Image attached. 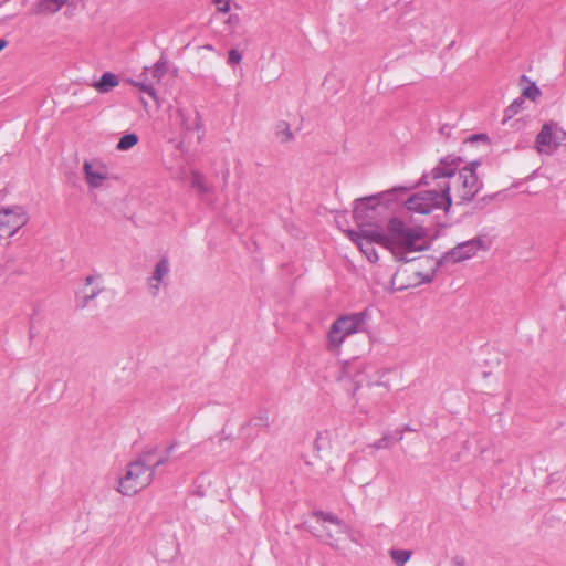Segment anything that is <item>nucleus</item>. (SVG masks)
I'll list each match as a JSON object with an SVG mask.
<instances>
[{
  "label": "nucleus",
  "instance_id": "1",
  "mask_svg": "<svg viewBox=\"0 0 566 566\" xmlns=\"http://www.w3.org/2000/svg\"><path fill=\"white\" fill-rule=\"evenodd\" d=\"M460 163V158H444L440 160L437 167L429 172H424L419 185L430 186L431 181H436V187L410 196L405 202L406 208L419 214H429L436 209L449 211L452 205L450 195L451 184L446 179L454 176V171Z\"/></svg>",
  "mask_w": 566,
  "mask_h": 566
},
{
  "label": "nucleus",
  "instance_id": "2",
  "mask_svg": "<svg viewBox=\"0 0 566 566\" xmlns=\"http://www.w3.org/2000/svg\"><path fill=\"white\" fill-rule=\"evenodd\" d=\"M368 235L382 242V248L389 250L397 260H405L407 252L422 250L419 244L421 235L419 231L407 227L400 219L391 218L387 223V232L380 226L375 231H368Z\"/></svg>",
  "mask_w": 566,
  "mask_h": 566
},
{
  "label": "nucleus",
  "instance_id": "3",
  "mask_svg": "<svg viewBox=\"0 0 566 566\" xmlns=\"http://www.w3.org/2000/svg\"><path fill=\"white\" fill-rule=\"evenodd\" d=\"M405 187L392 188L369 197L355 200L353 217L358 230L379 228L382 216L391 202L397 201V192H406Z\"/></svg>",
  "mask_w": 566,
  "mask_h": 566
},
{
  "label": "nucleus",
  "instance_id": "4",
  "mask_svg": "<svg viewBox=\"0 0 566 566\" xmlns=\"http://www.w3.org/2000/svg\"><path fill=\"white\" fill-rule=\"evenodd\" d=\"M149 454H142L129 462L118 478L117 491L125 496H133L147 488L154 479L153 467H148Z\"/></svg>",
  "mask_w": 566,
  "mask_h": 566
},
{
  "label": "nucleus",
  "instance_id": "5",
  "mask_svg": "<svg viewBox=\"0 0 566 566\" xmlns=\"http://www.w3.org/2000/svg\"><path fill=\"white\" fill-rule=\"evenodd\" d=\"M367 324L365 312L352 313L339 316L331 325L326 336V348L332 353H338L346 337L361 333Z\"/></svg>",
  "mask_w": 566,
  "mask_h": 566
},
{
  "label": "nucleus",
  "instance_id": "6",
  "mask_svg": "<svg viewBox=\"0 0 566 566\" xmlns=\"http://www.w3.org/2000/svg\"><path fill=\"white\" fill-rule=\"evenodd\" d=\"M478 166V161H471L458 174L454 171L452 178L446 179L450 181L451 189L454 191V196L460 199V203L470 202L482 188V181L479 180L475 171Z\"/></svg>",
  "mask_w": 566,
  "mask_h": 566
},
{
  "label": "nucleus",
  "instance_id": "7",
  "mask_svg": "<svg viewBox=\"0 0 566 566\" xmlns=\"http://www.w3.org/2000/svg\"><path fill=\"white\" fill-rule=\"evenodd\" d=\"M491 247V240L488 235H478L471 240L458 243L453 249L446 252L440 262L441 263H458L465 261L476 254L478 251H486Z\"/></svg>",
  "mask_w": 566,
  "mask_h": 566
},
{
  "label": "nucleus",
  "instance_id": "8",
  "mask_svg": "<svg viewBox=\"0 0 566 566\" xmlns=\"http://www.w3.org/2000/svg\"><path fill=\"white\" fill-rule=\"evenodd\" d=\"M319 516L323 521L322 527L324 531V534H322L321 537L324 539L326 544H328L333 548L338 549L339 543L345 537H348L352 541H354L350 528L337 516L326 514L323 512L319 513Z\"/></svg>",
  "mask_w": 566,
  "mask_h": 566
},
{
  "label": "nucleus",
  "instance_id": "9",
  "mask_svg": "<svg viewBox=\"0 0 566 566\" xmlns=\"http://www.w3.org/2000/svg\"><path fill=\"white\" fill-rule=\"evenodd\" d=\"M28 216L20 206L7 207L0 210V238L12 237L19 229L25 226Z\"/></svg>",
  "mask_w": 566,
  "mask_h": 566
},
{
  "label": "nucleus",
  "instance_id": "10",
  "mask_svg": "<svg viewBox=\"0 0 566 566\" xmlns=\"http://www.w3.org/2000/svg\"><path fill=\"white\" fill-rule=\"evenodd\" d=\"M376 228H367L366 230H348V238L359 248L360 252L370 261L377 262L378 254L374 247L375 243L382 247V242L378 239H375L368 235V231H375Z\"/></svg>",
  "mask_w": 566,
  "mask_h": 566
},
{
  "label": "nucleus",
  "instance_id": "11",
  "mask_svg": "<svg viewBox=\"0 0 566 566\" xmlns=\"http://www.w3.org/2000/svg\"><path fill=\"white\" fill-rule=\"evenodd\" d=\"M562 142L560 132L553 130L552 124H545L536 136L535 148L539 154L551 155Z\"/></svg>",
  "mask_w": 566,
  "mask_h": 566
},
{
  "label": "nucleus",
  "instance_id": "12",
  "mask_svg": "<svg viewBox=\"0 0 566 566\" xmlns=\"http://www.w3.org/2000/svg\"><path fill=\"white\" fill-rule=\"evenodd\" d=\"M83 170L85 180L91 188H99L108 178L107 167L98 160H85Z\"/></svg>",
  "mask_w": 566,
  "mask_h": 566
},
{
  "label": "nucleus",
  "instance_id": "13",
  "mask_svg": "<svg viewBox=\"0 0 566 566\" xmlns=\"http://www.w3.org/2000/svg\"><path fill=\"white\" fill-rule=\"evenodd\" d=\"M170 273V263L167 258L159 260L153 271L151 276L148 279V289L150 294L156 297L160 290V284L165 283Z\"/></svg>",
  "mask_w": 566,
  "mask_h": 566
},
{
  "label": "nucleus",
  "instance_id": "14",
  "mask_svg": "<svg viewBox=\"0 0 566 566\" xmlns=\"http://www.w3.org/2000/svg\"><path fill=\"white\" fill-rule=\"evenodd\" d=\"M176 116L180 126L187 132L199 130L202 127L201 118L197 111L178 108Z\"/></svg>",
  "mask_w": 566,
  "mask_h": 566
},
{
  "label": "nucleus",
  "instance_id": "15",
  "mask_svg": "<svg viewBox=\"0 0 566 566\" xmlns=\"http://www.w3.org/2000/svg\"><path fill=\"white\" fill-rule=\"evenodd\" d=\"M70 0H40L33 8L34 14L50 15L59 12Z\"/></svg>",
  "mask_w": 566,
  "mask_h": 566
},
{
  "label": "nucleus",
  "instance_id": "16",
  "mask_svg": "<svg viewBox=\"0 0 566 566\" xmlns=\"http://www.w3.org/2000/svg\"><path fill=\"white\" fill-rule=\"evenodd\" d=\"M167 73V61L164 56L160 57L153 66L144 69V76H147L153 83H159Z\"/></svg>",
  "mask_w": 566,
  "mask_h": 566
},
{
  "label": "nucleus",
  "instance_id": "17",
  "mask_svg": "<svg viewBox=\"0 0 566 566\" xmlns=\"http://www.w3.org/2000/svg\"><path fill=\"white\" fill-rule=\"evenodd\" d=\"M119 80L118 76L111 72H105L99 81L93 84V87L99 93H108L114 87L118 86Z\"/></svg>",
  "mask_w": 566,
  "mask_h": 566
},
{
  "label": "nucleus",
  "instance_id": "18",
  "mask_svg": "<svg viewBox=\"0 0 566 566\" xmlns=\"http://www.w3.org/2000/svg\"><path fill=\"white\" fill-rule=\"evenodd\" d=\"M94 280H95V276H92V275L86 277V286L83 290L82 307L86 306L87 303L90 301L94 300L99 294V292L102 291L101 287L91 286Z\"/></svg>",
  "mask_w": 566,
  "mask_h": 566
},
{
  "label": "nucleus",
  "instance_id": "19",
  "mask_svg": "<svg viewBox=\"0 0 566 566\" xmlns=\"http://www.w3.org/2000/svg\"><path fill=\"white\" fill-rule=\"evenodd\" d=\"M175 449V444H170L166 450H165V454L164 455H160L158 459L154 460L153 459V455L154 453L153 452H145L144 454H149V461H148V467H153V470H154V473L156 472V469L163 464H165L167 461H168V458L169 455L171 454V452L174 451Z\"/></svg>",
  "mask_w": 566,
  "mask_h": 566
},
{
  "label": "nucleus",
  "instance_id": "20",
  "mask_svg": "<svg viewBox=\"0 0 566 566\" xmlns=\"http://www.w3.org/2000/svg\"><path fill=\"white\" fill-rule=\"evenodd\" d=\"M523 104H524V98L523 97H518L516 99H514L510 106L506 107V109L504 111V119L503 122L505 123L506 120L511 119L513 116H515L523 107Z\"/></svg>",
  "mask_w": 566,
  "mask_h": 566
},
{
  "label": "nucleus",
  "instance_id": "21",
  "mask_svg": "<svg viewBox=\"0 0 566 566\" xmlns=\"http://www.w3.org/2000/svg\"><path fill=\"white\" fill-rule=\"evenodd\" d=\"M390 557L398 565H405L411 557V551L408 549H391Z\"/></svg>",
  "mask_w": 566,
  "mask_h": 566
},
{
  "label": "nucleus",
  "instance_id": "22",
  "mask_svg": "<svg viewBox=\"0 0 566 566\" xmlns=\"http://www.w3.org/2000/svg\"><path fill=\"white\" fill-rule=\"evenodd\" d=\"M138 143V136L136 134H126L120 137L116 148L118 150H128Z\"/></svg>",
  "mask_w": 566,
  "mask_h": 566
},
{
  "label": "nucleus",
  "instance_id": "23",
  "mask_svg": "<svg viewBox=\"0 0 566 566\" xmlns=\"http://www.w3.org/2000/svg\"><path fill=\"white\" fill-rule=\"evenodd\" d=\"M134 85L138 87L142 92L148 94L151 98L156 99L154 83L147 76H144V80L142 82H134Z\"/></svg>",
  "mask_w": 566,
  "mask_h": 566
},
{
  "label": "nucleus",
  "instance_id": "24",
  "mask_svg": "<svg viewBox=\"0 0 566 566\" xmlns=\"http://www.w3.org/2000/svg\"><path fill=\"white\" fill-rule=\"evenodd\" d=\"M190 182L191 186L198 189L200 192H206L208 190L205 184V177L197 171L192 172Z\"/></svg>",
  "mask_w": 566,
  "mask_h": 566
},
{
  "label": "nucleus",
  "instance_id": "25",
  "mask_svg": "<svg viewBox=\"0 0 566 566\" xmlns=\"http://www.w3.org/2000/svg\"><path fill=\"white\" fill-rule=\"evenodd\" d=\"M541 95L539 88L536 86L535 83H532L530 86L524 88L523 91V97H527L532 101H535Z\"/></svg>",
  "mask_w": 566,
  "mask_h": 566
},
{
  "label": "nucleus",
  "instance_id": "26",
  "mask_svg": "<svg viewBox=\"0 0 566 566\" xmlns=\"http://www.w3.org/2000/svg\"><path fill=\"white\" fill-rule=\"evenodd\" d=\"M328 446V432H319L315 440V449L321 451Z\"/></svg>",
  "mask_w": 566,
  "mask_h": 566
},
{
  "label": "nucleus",
  "instance_id": "27",
  "mask_svg": "<svg viewBox=\"0 0 566 566\" xmlns=\"http://www.w3.org/2000/svg\"><path fill=\"white\" fill-rule=\"evenodd\" d=\"M242 60V54L235 50V49H231L229 52H228V64L229 65H235V64H239Z\"/></svg>",
  "mask_w": 566,
  "mask_h": 566
},
{
  "label": "nucleus",
  "instance_id": "28",
  "mask_svg": "<svg viewBox=\"0 0 566 566\" xmlns=\"http://www.w3.org/2000/svg\"><path fill=\"white\" fill-rule=\"evenodd\" d=\"M389 446H390L389 436L385 434L381 439L375 441L370 447L376 450H380V449L389 448Z\"/></svg>",
  "mask_w": 566,
  "mask_h": 566
},
{
  "label": "nucleus",
  "instance_id": "29",
  "mask_svg": "<svg viewBox=\"0 0 566 566\" xmlns=\"http://www.w3.org/2000/svg\"><path fill=\"white\" fill-rule=\"evenodd\" d=\"M253 421L255 422L254 426H261V427H269V417L266 412H261L259 416H256Z\"/></svg>",
  "mask_w": 566,
  "mask_h": 566
},
{
  "label": "nucleus",
  "instance_id": "30",
  "mask_svg": "<svg viewBox=\"0 0 566 566\" xmlns=\"http://www.w3.org/2000/svg\"><path fill=\"white\" fill-rule=\"evenodd\" d=\"M214 2L220 12L228 13L230 11V0H214Z\"/></svg>",
  "mask_w": 566,
  "mask_h": 566
},
{
  "label": "nucleus",
  "instance_id": "31",
  "mask_svg": "<svg viewBox=\"0 0 566 566\" xmlns=\"http://www.w3.org/2000/svg\"><path fill=\"white\" fill-rule=\"evenodd\" d=\"M400 274V271H398L391 279V283L394 286H396V290H403L407 287V285H405L403 283L398 282Z\"/></svg>",
  "mask_w": 566,
  "mask_h": 566
},
{
  "label": "nucleus",
  "instance_id": "32",
  "mask_svg": "<svg viewBox=\"0 0 566 566\" xmlns=\"http://www.w3.org/2000/svg\"><path fill=\"white\" fill-rule=\"evenodd\" d=\"M452 564L454 566H467V560L463 556L457 555L452 558Z\"/></svg>",
  "mask_w": 566,
  "mask_h": 566
},
{
  "label": "nucleus",
  "instance_id": "33",
  "mask_svg": "<svg viewBox=\"0 0 566 566\" xmlns=\"http://www.w3.org/2000/svg\"><path fill=\"white\" fill-rule=\"evenodd\" d=\"M357 363L348 364L344 368V376L345 377H352L353 376V369L356 368Z\"/></svg>",
  "mask_w": 566,
  "mask_h": 566
},
{
  "label": "nucleus",
  "instance_id": "34",
  "mask_svg": "<svg viewBox=\"0 0 566 566\" xmlns=\"http://www.w3.org/2000/svg\"><path fill=\"white\" fill-rule=\"evenodd\" d=\"M8 45V41L4 39H0V52Z\"/></svg>",
  "mask_w": 566,
  "mask_h": 566
},
{
  "label": "nucleus",
  "instance_id": "35",
  "mask_svg": "<svg viewBox=\"0 0 566 566\" xmlns=\"http://www.w3.org/2000/svg\"><path fill=\"white\" fill-rule=\"evenodd\" d=\"M285 136L287 139L292 138V133L287 129L285 133Z\"/></svg>",
  "mask_w": 566,
  "mask_h": 566
},
{
  "label": "nucleus",
  "instance_id": "36",
  "mask_svg": "<svg viewBox=\"0 0 566 566\" xmlns=\"http://www.w3.org/2000/svg\"><path fill=\"white\" fill-rule=\"evenodd\" d=\"M560 135H562V138H566V133L565 132H560Z\"/></svg>",
  "mask_w": 566,
  "mask_h": 566
}]
</instances>
